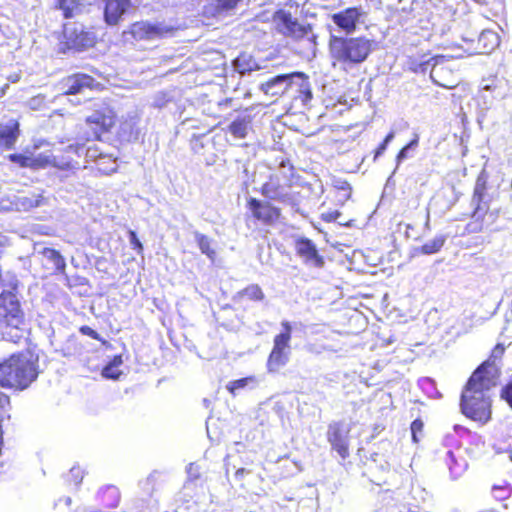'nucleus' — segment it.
<instances>
[{"label": "nucleus", "instance_id": "nucleus-11", "mask_svg": "<svg viewBox=\"0 0 512 512\" xmlns=\"http://www.w3.org/2000/svg\"><path fill=\"white\" fill-rule=\"evenodd\" d=\"M9 161L17 164L20 168H30L32 170L45 169L47 167H57L60 169H73L77 163L67 161L65 163H58L55 158H51L48 155H24L21 153H13L8 155Z\"/></svg>", "mask_w": 512, "mask_h": 512}, {"label": "nucleus", "instance_id": "nucleus-21", "mask_svg": "<svg viewBox=\"0 0 512 512\" xmlns=\"http://www.w3.org/2000/svg\"><path fill=\"white\" fill-rule=\"evenodd\" d=\"M445 464L452 480L460 479L468 469L467 459L460 450L448 451L445 458Z\"/></svg>", "mask_w": 512, "mask_h": 512}, {"label": "nucleus", "instance_id": "nucleus-1", "mask_svg": "<svg viewBox=\"0 0 512 512\" xmlns=\"http://www.w3.org/2000/svg\"><path fill=\"white\" fill-rule=\"evenodd\" d=\"M486 366L481 364L468 379L460 398V409L468 419L486 424L492 415V404L488 390L490 379L486 377Z\"/></svg>", "mask_w": 512, "mask_h": 512}, {"label": "nucleus", "instance_id": "nucleus-16", "mask_svg": "<svg viewBox=\"0 0 512 512\" xmlns=\"http://www.w3.org/2000/svg\"><path fill=\"white\" fill-rule=\"evenodd\" d=\"M172 31V27L152 24L146 21H136L132 23L128 29V33L136 41H149L156 38H162Z\"/></svg>", "mask_w": 512, "mask_h": 512}, {"label": "nucleus", "instance_id": "nucleus-41", "mask_svg": "<svg viewBox=\"0 0 512 512\" xmlns=\"http://www.w3.org/2000/svg\"><path fill=\"white\" fill-rule=\"evenodd\" d=\"M341 213L338 210H329L321 214V220L327 223L335 222Z\"/></svg>", "mask_w": 512, "mask_h": 512}, {"label": "nucleus", "instance_id": "nucleus-46", "mask_svg": "<svg viewBox=\"0 0 512 512\" xmlns=\"http://www.w3.org/2000/svg\"><path fill=\"white\" fill-rule=\"evenodd\" d=\"M109 363L118 368L123 363L122 356L115 355Z\"/></svg>", "mask_w": 512, "mask_h": 512}, {"label": "nucleus", "instance_id": "nucleus-35", "mask_svg": "<svg viewBox=\"0 0 512 512\" xmlns=\"http://www.w3.org/2000/svg\"><path fill=\"white\" fill-rule=\"evenodd\" d=\"M254 381V377H244L237 380L230 381L226 388L229 391L230 394L235 395L236 391L242 388H245L249 382Z\"/></svg>", "mask_w": 512, "mask_h": 512}, {"label": "nucleus", "instance_id": "nucleus-31", "mask_svg": "<svg viewBox=\"0 0 512 512\" xmlns=\"http://www.w3.org/2000/svg\"><path fill=\"white\" fill-rule=\"evenodd\" d=\"M445 236L439 235L433 238L432 240L424 243L420 248L419 251L422 254L430 255L439 252L445 243Z\"/></svg>", "mask_w": 512, "mask_h": 512}, {"label": "nucleus", "instance_id": "nucleus-12", "mask_svg": "<svg viewBox=\"0 0 512 512\" xmlns=\"http://www.w3.org/2000/svg\"><path fill=\"white\" fill-rule=\"evenodd\" d=\"M60 87L63 95H77L85 90L101 91L103 89V85L93 76L80 72L64 77L60 81Z\"/></svg>", "mask_w": 512, "mask_h": 512}, {"label": "nucleus", "instance_id": "nucleus-24", "mask_svg": "<svg viewBox=\"0 0 512 512\" xmlns=\"http://www.w3.org/2000/svg\"><path fill=\"white\" fill-rule=\"evenodd\" d=\"M43 264L49 269L56 273H62L66 267L65 259L59 251L53 248H44L41 251Z\"/></svg>", "mask_w": 512, "mask_h": 512}, {"label": "nucleus", "instance_id": "nucleus-20", "mask_svg": "<svg viewBox=\"0 0 512 512\" xmlns=\"http://www.w3.org/2000/svg\"><path fill=\"white\" fill-rule=\"evenodd\" d=\"M20 136V124L17 119L0 123V151L11 150Z\"/></svg>", "mask_w": 512, "mask_h": 512}, {"label": "nucleus", "instance_id": "nucleus-28", "mask_svg": "<svg viewBox=\"0 0 512 512\" xmlns=\"http://www.w3.org/2000/svg\"><path fill=\"white\" fill-rule=\"evenodd\" d=\"M491 497L494 501L502 502L512 497V485L507 481L494 484L490 491Z\"/></svg>", "mask_w": 512, "mask_h": 512}, {"label": "nucleus", "instance_id": "nucleus-7", "mask_svg": "<svg viewBox=\"0 0 512 512\" xmlns=\"http://www.w3.org/2000/svg\"><path fill=\"white\" fill-rule=\"evenodd\" d=\"M282 330L274 336L273 347L267 358V370L277 373L284 367L290 356V341L292 338V326L288 321H282Z\"/></svg>", "mask_w": 512, "mask_h": 512}, {"label": "nucleus", "instance_id": "nucleus-3", "mask_svg": "<svg viewBox=\"0 0 512 512\" xmlns=\"http://www.w3.org/2000/svg\"><path fill=\"white\" fill-rule=\"evenodd\" d=\"M300 176L292 164L282 161L261 185L260 194L269 200L295 206L300 200Z\"/></svg>", "mask_w": 512, "mask_h": 512}, {"label": "nucleus", "instance_id": "nucleus-13", "mask_svg": "<svg viewBox=\"0 0 512 512\" xmlns=\"http://www.w3.org/2000/svg\"><path fill=\"white\" fill-rule=\"evenodd\" d=\"M278 32L296 40L303 39L311 32L310 25H303L290 12L278 10L273 16Z\"/></svg>", "mask_w": 512, "mask_h": 512}, {"label": "nucleus", "instance_id": "nucleus-51", "mask_svg": "<svg viewBox=\"0 0 512 512\" xmlns=\"http://www.w3.org/2000/svg\"><path fill=\"white\" fill-rule=\"evenodd\" d=\"M306 96L308 99H311L312 95H311V92L309 90H306Z\"/></svg>", "mask_w": 512, "mask_h": 512}, {"label": "nucleus", "instance_id": "nucleus-26", "mask_svg": "<svg viewBox=\"0 0 512 512\" xmlns=\"http://www.w3.org/2000/svg\"><path fill=\"white\" fill-rule=\"evenodd\" d=\"M500 40L496 32L492 30H484L478 37V46L482 49V53L489 54L499 46Z\"/></svg>", "mask_w": 512, "mask_h": 512}, {"label": "nucleus", "instance_id": "nucleus-27", "mask_svg": "<svg viewBox=\"0 0 512 512\" xmlns=\"http://www.w3.org/2000/svg\"><path fill=\"white\" fill-rule=\"evenodd\" d=\"M300 78L303 80V82L305 83V86L307 87L308 86V82H307V76L303 73V72H292V73H289V74H280V75H276L274 77H271L270 79H268L265 83H264V86L267 88V89H270L278 84H281V83H286L287 87L291 85L292 83V79L293 78Z\"/></svg>", "mask_w": 512, "mask_h": 512}, {"label": "nucleus", "instance_id": "nucleus-38", "mask_svg": "<svg viewBox=\"0 0 512 512\" xmlns=\"http://www.w3.org/2000/svg\"><path fill=\"white\" fill-rule=\"evenodd\" d=\"M394 138V132H389L384 140L377 146V148L374 151V160H376L379 156H381L385 150L387 149V146L389 142Z\"/></svg>", "mask_w": 512, "mask_h": 512}, {"label": "nucleus", "instance_id": "nucleus-6", "mask_svg": "<svg viewBox=\"0 0 512 512\" xmlns=\"http://www.w3.org/2000/svg\"><path fill=\"white\" fill-rule=\"evenodd\" d=\"M489 189V175L482 170L476 177L475 185L472 193V203L474 208L471 213L473 221L467 225L470 232L481 231L483 228L484 218L489 210V204L485 201Z\"/></svg>", "mask_w": 512, "mask_h": 512}, {"label": "nucleus", "instance_id": "nucleus-42", "mask_svg": "<svg viewBox=\"0 0 512 512\" xmlns=\"http://www.w3.org/2000/svg\"><path fill=\"white\" fill-rule=\"evenodd\" d=\"M423 422L422 420L420 419H415L412 423H411V432H412V438L413 440L416 442L417 441V434L418 433H421L423 431Z\"/></svg>", "mask_w": 512, "mask_h": 512}, {"label": "nucleus", "instance_id": "nucleus-8", "mask_svg": "<svg viewBox=\"0 0 512 512\" xmlns=\"http://www.w3.org/2000/svg\"><path fill=\"white\" fill-rule=\"evenodd\" d=\"M350 433L351 426L343 420L331 421L327 425L326 440L342 460L350 456Z\"/></svg>", "mask_w": 512, "mask_h": 512}, {"label": "nucleus", "instance_id": "nucleus-40", "mask_svg": "<svg viewBox=\"0 0 512 512\" xmlns=\"http://www.w3.org/2000/svg\"><path fill=\"white\" fill-rule=\"evenodd\" d=\"M129 240L134 250H136L139 254L143 253V245L140 240L137 238L136 232L133 230L129 231Z\"/></svg>", "mask_w": 512, "mask_h": 512}, {"label": "nucleus", "instance_id": "nucleus-37", "mask_svg": "<svg viewBox=\"0 0 512 512\" xmlns=\"http://www.w3.org/2000/svg\"><path fill=\"white\" fill-rule=\"evenodd\" d=\"M121 374L122 372L110 363L102 369V376L107 379L117 380Z\"/></svg>", "mask_w": 512, "mask_h": 512}, {"label": "nucleus", "instance_id": "nucleus-22", "mask_svg": "<svg viewBox=\"0 0 512 512\" xmlns=\"http://www.w3.org/2000/svg\"><path fill=\"white\" fill-rule=\"evenodd\" d=\"M450 76H452V70L444 62L435 63L430 70L431 80L444 88L451 89L457 85L456 80L451 79Z\"/></svg>", "mask_w": 512, "mask_h": 512}, {"label": "nucleus", "instance_id": "nucleus-10", "mask_svg": "<svg viewBox=\"0 0 512 512\" xmlns=\"http://www.w3.org/2000/svg\"><path fill=\"white\" fill-rule=\"evenodd\" d=\"M116 118L115 111L110 107L96 110L85 119L90 128V132L86 133V140H101L102 135L108 133L115 126Z\"/></svg>", "mask_w": 512, "mask_h": 512}, {"label": "nucleus", "instance_id": "nucleus-47", "mask_svg": "<svg viewBox=\"0 0 512 512\" xmlns=\"http://www.w3.org/2000/svg\"><path fill=\"white\" fill-rule=\"evenodd\" d=\"M243 58H244V55H240L239 57H237V59H236V61H235V62H236V66H237L239 69H241V72H244V71H246V70H251V68H250V67H242V65H241V61L243 60Z\"/></svg>", "mask_w": 512, "mask_h": 512}, {"label": "nucleus", "instance_id": "nucleus-39", "mask_svg": "<svg viewBox=\"0 0 512 512\" xmlns=\"http://www.w3.org/2000/svg\"><path fill=\"white\" fill-rule=\"evenodd\" d=\"M500 395L501 398L512 408V378L504 385Z\"/></svg>", "mask_w": 512, "mask_h": 512}, {"label": "nucleus", "instance_id": "nucleus-4", "mask_svg": "<svg viewBox=\"0 0 512 512\" xmlns=\"http://www.w3.org/2000/svg\"><path fill=\"white\" fill-rule=\"evenodd\" d=\"M39 375L38 359L16 352L0 361V386L14 391L27 389Z\"/></svg>", "mask_w": 512, "mask_h": 512}, {"label": "nucleus", "instance_id": "nucleus-50", "mask_svg": "<svg viewBox=\"0 0 512 512\" xmlns=\"http://www.w3.org/2000/svg\"><path fill=\"white\" fill-rule=\"evenodd\" d=\"M417 142H418V140H417V139L412 140V141L407 145V146H408V148H410V147H411V146H413V145H416V144H417Z\"/></svg>", "mask_w": 512, "mask_h": 512}, {"label": "nucleus", "instance_id": "nucleus-43", "mask_svg": "<svg viewBox=\"0 0 512 512\" xmlns=\"http://www.w3.org/2000/svg\"><path fill=\"white\" fill-rule=\"evenodd\" d=\"M504 353H505V346L502 343H498L493 347V349L491 351L490 358H492L493 360L500 359V358H502Z\"/></svg>", "mask_w": 512, "mask_h": 512}, {"label": "nucleus", "instance_id": "nucleus-18", "mask_svg": "<svg viewBox=\"0 0 512 512\" xmlns=\"http://www.w3.org/2000/svg\"><path fill=\"white\" fill-rule=\"evenodd\" d=\"M142 0H107L104 7V20L110 25H117L122 16L132 9L135 4H140Z\"/></svg>", "mask_w": 512, "mask_h": 512}, {"label": "nucleus", "instance_id": "nucleus-45", "mask_svg": "<svg viewBox=\"0 0 512 512\" xmlns=\"http://www.w3.org/2000/svg\"><path fill=\"white\" fill-rule=\"evenodd\" d=\"M454 430L456 431V433L459 436L470 435L471 434V431L468 428L460 426V425H455L454 426Z\"/></svg>", "mask_w": 512, "mask_h": 512}, {"label": "nucleus", "instance_id": "nucleus-33", "mask_svg": "<svg viewBox=\"0 0 512 512\" xmlns=\"http://www.w3.org/2000/svg\"><path fill=\"white\" fill-rule=\"evenodd\" d=\"M84 478V471L80 466H73L65 475V482L69 486H79Z\"/></svg>", "mask_w": 512, "mask_h": 512}, {"label": "nucleus", "instance_id": "nucleus-19", "mask_svg": "<svg viewBox=\"0 0 512 512\" xmlns=\"http://www.w3.org/2000/svg\"><path fill=\"white\" fill-rule=\"evenodd\" d=\"M361 17V12L357 7H348L331 16L333 23L345 31L346 33H353L357 28V23Z\"/></svg>", "mask_w": 512, "mask_h": 512}, {"label": "nucleus", "instance_id": "nucleus-49", "mask_svg": "<svg viewBox=\"0 0 512 512\" xmlns=\"http://www.w3.org/2000/svg\"><path fill=\"white\" fill-rule=\"evenodd\" d=\"M407 150H408V146L403 147V148L399 151V153H398V155H397V158H398V159L405 158V157H406V151H407Z\"/></svg>", "mask_w": 512, "mask_h": 512}, {"label": "nucleus", "instance_id": "nucleus-2", "mask_svg": "<svg viewBox=\"0 0 512 512\" xmlns=\"http://www.w3.org/2000/svg\"><path fill=\"white\" fill-rule=\"evenodd\" d=\"M373 49V41L365 36L331 35L328 41L332 65L344 71L366 62Z\"/></svg>", "mask_w": 512, "mask_h": 512}, {"label": "nucleus", "instance_id": "nucleus-5", "mask_svg": "<svg viewBox=\"0 0 512 512\" xmlns=\"http://www.w3.org/2000/svg\"><path fill=\"white\" fill-rule=\"evenodd\" d=\"M63 39L59 43V51L67 53L70 50L83 51L94 47L98 36L93 27H86L77 22H67L62 27Z\"/></svg>", "mask_w": 512, "mask_h": 512}, {"label": "nucleus", "instance_id": "nucleus-34", "mask_svg": "<svg viewBox=\"0 0 512 512\" xmlns=\"http://www.w3.org/2000/svg\"><path fill=\"white\" fill-rule=\"evenodd\" d=\"M217 13L229 12L236 9L243 0H212Z\"/></svg>", "mask_w": 512, "mask_h": 512}, {"label": "nucleus", "instance_id": "nucleus-15", "mask_svg": "<svg viewBox=\"0 0 512 512\" xmlns=\"http://www.w3.org/2000/svg\"><path fill=\"white\" fill-rule=\"evenodd\" d=\"M296 255L304 264L315 268H322L325 264L324 257L320 254L315 243L306 237H298L294 241Z\"/></svg>", "mask_w": 512, "mask_h": 512}, {"label": "nucleus", "instance_id": "nucleus-29", "mask_svg": "<svg viewBox=\"0 0 512 512\" xmlns=\"http://www.w3.org/2000/svg\"><path fill=\"white\" fill-rule=\"evenodd\" d=\"M228 130L234 138L244 139L248 135L249 120L246 118H237L231 122Z\"/></svg>", "mask_w": 512, "mask_h": 512}, {"label": "nucleus", "instance_id": "nucleus-23", "mask_svg": "<svg viewBox=\"0 0 512 512\" xmlns=\"http://www.w3.org/2000/svg\"><path fill=\"white\" fill-rule=\"evenodd\" d=\"M96 500L103 508H116L119 506L121 501L120 490L114 485H106L97 491Z\"/></svg>", "mask_w": 512, "mask_h": 512}, {"label": "nucleus", "instance_id": "nucleus-30", "mask_svg": "<svg viewBox=\"0 0 512 512\" xmlns=\"http://www.w3.org/2000/svg\"><path fill=\"white\" fill-rule=\"evenodd\" d=\"M195 240L202 254L206 255L209 259L214 260L216 252L212 248V241L206 235L196 232Z\"/></svg>", "mask_w": 512, "mask_h": 512}, {"label": "nucleus", "instance_id": "nucleus-14", "mask_svg": "<svg viewBox=\"0 0 512 512\" xmlns=\"http://www.w3.org/2000/svg\"><path fill=\"white\" fill-rule=\"evenodd\" d=\"M28 335L25 317L0 319V342L19 345Z\"/></svg>", "mask_w": 512, "mask_h": 512}, {"label": "nucleus", "instance_id": "nucleus-17", "mask_svg": "<svg viewBox=\"0 0 512 512\" xmlns=\"http://www.w3.org/2000/svg\"><path fill=\"white\" fill-rule=\"evenodd\" d=\"M17 317H25V312L18 297L17 287L13 286L0 293V319Z\"/></svg>", "mask_w": 512, "mask_h": 512}, {"label": "nucleus", "instance_id": "nucleus-44", "mask_svg": "<svg viewBox=\"0 0 512 512\" xmlns=\"http://www.w3.org/2000/svg\"><path fill=\"white\" fill-rule=\"evenodd\" d=\"M429 68V61H423V62H420V63H415V64H412L411 65V70L415 73H419V72H426Z\"/></svg>", "mask_w": 512, "mask_h": 512}, {"label": "nucleus", "instance_id": "nucleus-9", "mask_svg": "<svg viewBox=\"0 0 512 512\" xmlns=\"http://www.w3.org/2000/svg\"><path fill=\"white\" fill-rule=\"evenodd\" d=\"M272 200H261L255 197L247 199L246 208L256 223L264 226H274L282 218V210L274 205Z\"/></svg>", "mask_w": 512, "mask_h": 512}, {"label": "nucleus", "instance_id": "nucleus-48", "mask_svg": "<svg viewBox=\"0 0 512 512\" xmlns=\"http://www.w3.org/2000/svg\"><path fill=\"white\" fill-rule=\"evenodd\" d=\"M247 473H248V471L245 468H239L235 472V477L240 479Z\"/></svg>", "mask_w": 512, "mask_h": 512}, {"label": "nucleus", "instance_id": "nucleus-36", "mask_svg": "<svg viewBox=\"0 0 512 512\" xmlns=\"http://www.w3.org/2000/svg\"><path fill=\"white\" fill-rule=\"evenodd\" d=\"M79 332L82 334V335H85V336H88L94 340H97L99 341L102 345H106L107 344V341L104 340L97 331H95L94 329H92L91 327L87 326V325H83L81 327H79Z\"/></svg>", "mask_w": 512, "mask_h": 512}, {"label": "nucleus", "instance_id": "nucleus-25", "mask_svg": "<svg viewBox=\"0 0 512 512\" xmlns=\"http://www.w3.org/2000/svg\"><path fill=\"white\" fill-rule=\"evenodd\" d=\"M265 298V294L258 284H250L237 292L235 295L236 302H243L245 300L260 302Z\"/></svg>", "mask_w": 512, "mask_h": 512}, {"label": "nucleus", "instance_id": "nucleus-32", "mask_svg": "<svg viewBox=\"0 0 512 512\" xmlns=\"http://www.w3.org/2000/svg\"><path fill=\"white\" fill-rule=\"evenodd\" d=\"M79 6V0H56V7L62 11L66 19L72 18Z\"/></svg>", "mask_w": 512, "mask_h": 512}]
</instances>
